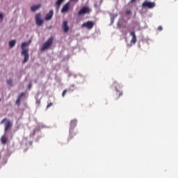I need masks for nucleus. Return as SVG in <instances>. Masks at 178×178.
Wrapping results in <instances>:
<instances>
[{"instance_id": "393cba45", "label": "nucleus", "mask_w": 178, "mask_h": 178, "mask_svg": "<svg viewBox=\"0 0 178 178\" xmlns=\"http://www.w3.org/2000/svg\"><path fill=\"white\" fill-rule=\"evenodd\" d=\"M163 29V28H162V26H159L158 27L159 31H162Z\"/></svg>"}, {"instance_id": "9d476101", "label": "nucleus", "mask_w": 178, "mask_h": 178, "mask_svg": "<svg viewBox=\"0 0 178 178\" xmlns=\"http://www.w3.org/2000/svg\"><path fill=\"white\" fill-rule=\"evenodd\" d=\"M77 124V120H72L70 122V133L72 134V131L73 129H74V127H76Z\"/></svg>"}, {"instance_id": "aec40b11", "label": "nucleus", "mask_w": 178, "mask_h": 178, "mask_svg": "<svg viewBox=\"0 0 178 178\" xmlns=\"http://www.w3.org/2000/svg\"><path fill=\"white\" fill-rule=\"evenodd\" d=\"M68 91H72V92L74 91V85H72V86L69 88Z\"/></svg>"}, {"instance_id": "7ed1b4c3", "label": "nucleus", "mask_w": 178, "mask_h": 178, "mask_svg": "<svg viewBox=\"0 0 178 178\" xmlns=\"http://www.w3.org/2000/svg\"><path fill=\"white\" fill-rule=\"evenodd\" d=\"M95 25V23L92 21H88L86 22H84L82 25L81 27L82 29H87L88 30H92Z\"/></svg>"}, {"instance_id": "39448f33", "label": "nucleus", "mask_w": 178, "mask_h": 178, "mask_svg": "<svg viewBox=\"0 0 178 178\" xmlns=\"http://www.w3.org/2000/svg\"><path fill=\"white\" fill-rule=\"evenodd\" d=\"M35 20L37 26H38L39 27H41V26L44 24V20L41 19L40 13H38L35 15Z\"/></svg>"}, {"instance_id": "4468645a", "label": "nucleus", "mask_w": 178, "mask_h": 178, "mask_svg": "<svg viewBox=\"0 0 178 178\" xmlns=\"http://www.w3.org/2000/svg\"><path fill=\"white\" fill-rule=\"evenodd\" d=\"M13 124L12 122L8 121L5 124V131H8V129L12 127Z\"/></svg>"}, {"instance_id": "bb28decb", "label": "nucleus", "mask_w": 178, "mask_h": 178, "mask_svg": "<svg viewBox=\"0 0 178 178\" xmlns=\"http://www.w3.org/2000/svg\"><path fill=\"white\" fill-rule=\"evenodd\" d=\"M123 95V92H120L118 95V97H122Z\"/></svg>"}, {"instance_id": "a878e982", "label": "nucleus", "mask_w": 178, "mask_h": 178, "mask_svg": "<svg viewBox=\"0 0 178 178\" xmlns=\"http://www.w3.org/2000/svg\"><path fill=\"white\" fill-rule=\"evenodd\" d=\"M28 87H29V90H31V87H33V84H31V83H30L29 84Z\"/></svg>"}, {"instance_id": "423d86ee", "label": "nucleus", "mask_w": 178, "mask_h": 178, "mask_svg": "<svg viewBox=\"0 0 178 178\" xmlns=\"http://www.w3.org/2000/svg\"><path fill=\"white\" fill-rule=\"evenodd\" d=\"M91 12V10L88 7L82 8L78 13L79 16H81L82 15L88 14Z\"/></svg>"}, {"instance_id": "1a4fd4ad", "label": "nucleus", "mask_w": 178, "mask_h": 178, "mask_svg": "<svg viewBox=\"0 0 178 178\" xmlns=\"http://www.w3.org/2000/svg\"><path fill=\"white\" fill-rule=\"evenodd\" d=\"M130 35L132 37V39L131 40V44H136V42H137V36L136 35V33L131 31Z\"/></svg>"}, {"instance_id": "f8f14e48", "label": "nucleus", "mask_w": 178, "mask_h": 178, "mask_svg": "<svg viewBox=\"0 0 178 178\" xmlns=\"http://www.w3.org/2000/svg\"><path fill=\"white\" fill-rule=\"evenodd\" d=\"M54 16V10H51L49 13L46 15L45 19L51 20Z\"/></svg>"}, {"instance_id": "f3484780", "label": "nucleus", "mask_w": 178, "mask_h": 178, "mask_svg": "<svg viewBox=\"0 0 178 178\" xmlns=\"http://www.w3.org/2000/svg\"><path fill=\"white\" fill-rule=\"evenodd\" d=\"M1 143L2 144H6V143H8V138H6L5 136H2Z\"/></svg>"}, {"instance_id": "0eeeda50", "label": "nucleus", "mask_w": 178, "mask_h": 178, "mask_svg": "<svg viewBox=\"0 0 178 178\" xmlns=\"http://www.w3.org/2000/svg\"><path fill=\"white\" fill-rule=\"evenodd\" d=\"M62 29L64 31V33H67L69 31V25L67 21H64L63 22Z\"/></svg>"}, {"instance_id": "f03ea898", "label": "nucleus", "mask_w": 178, "mask_h": 178, "mask_svg": "<svg viewBox=\"0 0 178 178\" xmlns=\"http://www.w3.org/2000/svg\"><path fill=\"white\" fill-rule=\"evenodd\" d=\"M52 44H54V37L51 36L43 44V45L41 48L42 52H44V51H47V49H49V48H51V47H52Z\"/></svg>"}, {"instance_id": "412c9836", "label": "nucleus", "mask_w": 178, "mask_h": 178, "mask_svg": "<svg viewBox=\"0 0 178 178\" xmlns=\"http://www.w3.org/2000/svg\"><path fill=\"white\" fill-rule=\"evenodd\" d=\"M67 92V89H65L63 91L62 97L63 98H65V95H66V93Z\"/></svg>"}, {"instance_id": "9b49d317", "label": "nucleus", "mask_w": 178, "mask_h": 178, "mask_svg": "<svg viewBox=\"0 0 178 178\" xmlns=\"http://www.w3.org/2000/svg\"><path fill=\"white\" fill-rule=\"evenodd\" d=\"M26 96V93L25 92H22L19 96L17 99L16 100L15 104L17 105H18L19 106H20V99H22V98H23V97Z\"/></svg>"}, {"instance_id": "b1692460", "label": "nucleus", "mask_w": 178, "mask_h": 178, "mask_svg": "<svg viewBox=\"0 0 178 178\" xmlns=\"http://www.w3.org/2000/svg\"><path fill=\"white\" fill-rule=\"evenodd\" d=\"M0 20L3 21V14L0 13Z\"/></svg>"}, {"instance_id": "5701e85b", "label": "nucleus", "mask_w": 178, "mask_h": 178, "mask_svg": "<svg viewBox=\"0 0 178 178\" xmlns=\"http://www.w3.org/2000/svg\"><path fill=\"white\" fill-rule=\"evenodd\" d=\"M52 105H54V103L48 104L47 106V109H48L49 108H51V106H52Z\"/></svg>"}, {"instance_id": "6e6552de", "label": "nucleus", "mask_w": 178, "mask_h": 178, "mask_svg": "<svg viewBox=\"0 0 178 178\" xmlns=\"http://www.w3.org/2000/svg\"><path fill=\"white\" fill-rule=\"evenodd\" d=\"M70 8V3L67 2L66 4H65L61 9L62 13H66L69 11V9Z\"/></svg>"}, {"instance_id": "c756f323", "label": "nucleus", "mask_w": 178, "mask_h": 178, "mask_svg": "<svg viewBox=\"0 0 178 178\" xmlns=\"http://www.w3.org/2000/svg\"><path fill=\"white\" fill-rule=\"evenodd\" d=\"M1 99H0V102H1Z\"/></svg>"}, {"instance_id": "6ab92c4d", "label": "nucleus", "mask_w": 178, "mask_h": 178, "mask_svg": "<svg viewBox=\"0 0 178 178\" xmlns=\"http://www.w3.org/2000/svg\"><path fill=\"white\" fill-rule=\"evenodd\" d=\"M68 91H72V92L74 91V85H72V86L69 88Z\"/></svg>"}, {"instance_id": "f257e3e1", "label": "nucleus", "mask_w": 178, "mask_h": 178, "mask_svg": "<svg viewBox=\"0 0 178 178\" xmlns=\"http://www.w3.org/2000/svg\"><path fill=\"white\" fill-rule=\"evenodd\" d=\"M31 43V40L29 42H24L22 44L21 48L22 49L21 52V55L24 56V60L22 61L23 63H27L29 62V59H30V54H29V49H26V47H29Z\"/></svg>"}, {"instance_id": "c85d7f7f", "label": "nucleus", "mask_w": 178, "mask_h": 178, "mask_svg": "<svg viewBox=\"0 0 178 178\" xmlns=\"http://www.w3.org/2000/svg\"><path fill=\"white\" fill-rule=\"evenodd\" d=\"M5 120H6V118H4L2 122H5Z\"/></svg>"}, {"instance_id": "a211bd4d", "label": "nucleus", "mask_w": 178, "mask_h": 178, "mask_svg": "<svg viewBox=\"0 0 178 178\" xmlns=\"http://www.w3.org/2000/svg\"><path fill=\"white\" fill-rule=\"evenodd\" d=\"M7 84H8V86H13V80L12 79H8L7 80Z\"/></svg>"}, {"instance_id": "ddd939ff", "label": "nucleus", "mask_w": 178, "mask_h": 178, "mask_svg": "<svg viewBox=\"0 0 178 178\" xmlns=\"http://www.w3.org/2000/svg\"><path fill=\"white\" fill-rule=\"evenodd\" d=\"M41 8V4H37V5H33L31 8V10L32 12H35L36 10H38Z\"/></svg>"}, {"instance_id": "2eb2a0df", "label": "nucleus", "mask_w": 178, "mask_h": 178, "mask_svg": "<svg viewBox=\"0 0 178 178\" xmlns=\"http://www.w3.org/2000/svg\"><path fill=\"white\" fill-rule=\"evenodd\" d=\"M15 45H16V40H10L9 42L10 48H13V47H15Z\"/></svg>"}, {"instance_id": "dca6fc26", "label": "nucleus", "mask_w": 178, "mask_h": 178, "mask_svg": "<svg viewBox=\"0 0 178 178\" xmlns=\"http://www.w3.org/2000/svg\"><path fill=\"white\" fill-rule=\"evenodd\" d=\"M63 2H65V0H57V1L56 2V6H58V8H59V6H60V5L63 3Z\"/></svg>"}, {"instance_id": "4be33fe9", "label": "nucleus", "mask_w": 178, "mask_h": 178, "mask_svg": "<svg viewBox=\"0 0 178 178\" xmlns=\"http://www.w3.org/2000/svg\"><path fill=\"white\" fill-rule=\"evenodd\" d=\"M125 14L127 15V16H129V15H131V10H127L125 12Z\"/></svg>"}, {"instance_id": "20e7f679", "label": "nucleus", "mask_w": 178, "mask_h": 178, "mask_svg": "<svg viewBox=\"0 0 178 178\" xmlns=\"http://www.w3.org/2000/svg\"><path fill=\"white\" fill-rule=\"evenodd\" d=\"M155 6V2H151L148 1H145L142 3V8H147V9H154V7Z\"/></svg>"}, {"instance_id": "cd10ccee", "label": "nucleus", "mask_w": 178, "mask_h": 178, "mask_svg": "<svg viewBox=\"0 0 178 178\" xmlns=\"http://www.w3.org/2000/svg\"><path fill=\"white\" fill-rule=\"evenodd\" d=\"M136 1H137V0H131V1H130V3H134V2H136Z\"/></svg>"}]
</instances>
